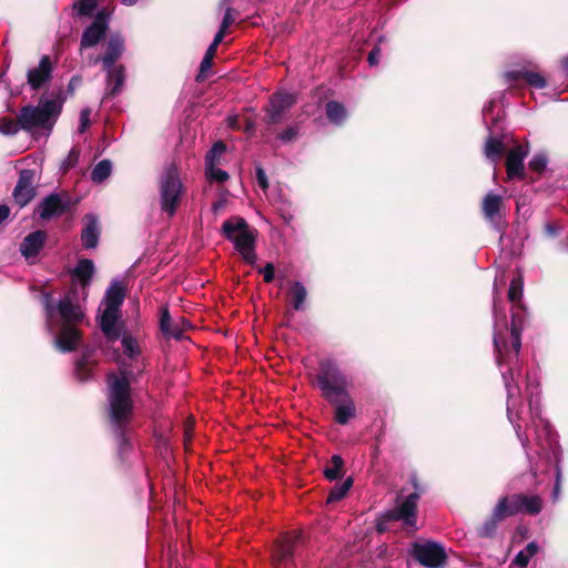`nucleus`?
<instances>
[{
	"label": "nucleus",
	"instance_id": "obj_49",
	"mask_svg": "<svg viewBox=\"0 0 568 568\" xmlns=\"http://www.w3.org/2000/svg\"><path fill=\"white\" fill-rule=\"evenodd\" d=\"M234 21V18L232 16V8L227 7L221 23V28L226 30Z\"/></svg>",
	"mask_w": 568,
	"mask_h": 568
},
{
	"label": "nucleus",
	"instance_id": "obj_47",
	"mask_svg": "<svg viewBox=\"0 0 568 568\" xmlns=\"http://www.w3.org/2000/svg\"><path fill=\"white\" fill-rule=\"evenodd\" d=\"M260 272L263 274L266 283H271L274 280V266L272 263H267Z\"/></svg>",
	"mask_w": 568,
	"mask_h": 568
},
{
	"label": "nucleus",
	"instance_id": "obj_31",
	"mask_svg": "<svg viewBox=\"0 0 568 568\" xmlns=\"http://www.w3.org/2000/svg\"><path fill=\"white\" fill-rule=\"evenodd\" d=\"M353 486V478L348 477L343 483L336 484L329 491L327 504H333L342 500Z\"/></svg>",
	"mask_w": 568,
	"mask_h": 568
},
{
	"label": "nucleus",
	"instance_id": "obj_57",
	"mask_svg": "<svg viewBox=\"0 0 568 568\" xmlns=\"http://www.w3.org/2000/svg\"><path fill=\"white\" fill-rule=\"evenodd\" d=\"M138 0H121V2L125 6H133Z\"/></svg>",
	"mask_w": 568,
	"mask_h": 568
},
{
	"label": "nucleus",
	"instance_id": "obj_53",
	"mask_svg": "<svg viewBox=\"0 0 568 568\" xmlns=\"http://www.w3.org/2000/svg\"><path fill=\"white\" fill-rule=\"evenodd\" d=\"M224 33H225V30L220 28V30L214 36V39H213L212 43L210 44V47L217 49V45L222 42V40L224 38Z\"/></svg>",
	"mask_w": 568,
	"mask_h": 568
},
{
	"label": "nucleus",
	"instance_id": "obj_22",
	"mask_svg": "<svg viewBox=\"0 0 568 568\" xmlns=\"http://www.w3.org/2000/svg\"><path fill=\"white\" fill-rule=\"evenodd\" d=\"M505 509V500H498L488 519H486L478 529V535L483 538L493 537L496 532L498 523L505 518L503 511Z\"/></svg>",
	"mask_w": 568,
	"mask_h": 568
},
{
	"label": "nucleus",
	"instance_id": "obj_39",
	"mask_svg": "<svg viewBox=\"0 0 568 568\" xmlns=\"http://www.w3.org/2000/svg\"><path fill=\"white\" fill-rule=\"evenodd\" d=\"M523 295V278L520 276L511 280L508 288V298L515 303L521 298Z\"/></svg>",
	"mask_w": 568,
	"mask_h": 568
},
{
	"label": "nucleus",
	"instance_id": "obj_18",
	"mask_svg": "<svg viewBox=\"0 0 568 568\" xmlns=\"http://www.w3.org/2000/svg\"><path fill=\"white\" fill-rule=\"evenodd\" d=\"M103 70L106 72L105 94L108 97L119 95L124 88L125 68L122 64H118Z\"/></svg>",
	"mask_w": 568,
	"mask_h": 568
},
{
	"label": "nucleus",
	"instance_id": "obj_55",
	"mask_svg": "<svg viewBox=\"0 0 568 568\" xmlns=\"http://www.w3.org/2000/svg\"><path fill=\"white\" fill-rule=\"evenodd\" d=\"M225 205V201L223 200H220V201H216L213 206H212V210L214 213H217L220 210H222Z\"/></svg>",
	"mask_w": 568,
	"mask_h": 568
},
{
	"label": "nucleus",
	"instance_id": "obj_28",
	"mask_svg": "<svg viewBox=\"0 0 568 568\" xmlns=\"http://www.w3.org/2000/svg\"><path fill=\"white\" fill-rule=\"evenodd\" d=\"M112 162L108 159L99 161L91 171V180L95 184L106 181L112 173Z\"/></svg>",
	"mask_w": 568,
	"mask_h": 568
},
{
	"label": "nucleus",
	"instance_id": "obj_45",
	"mask_svg": "<svg viewBox=\"0 0 568 568\" xmlns=\"http://www.w3.org/2000/svg\"><path fill=\"white\" fill-rule=\"evenodd\" d=\"M79 160V151L75 149H71L68 156L62 162L63 170H68L77 164Z\"/></svg>",
	"mask_w": 568,
	"mask_h": 568
},
{
	"label": "nucleus",
	"instance_id": "obj_58",
	"mask_svg": "<svg viewBox=\"0 0 568 568\" xmlns=\"http://www.w3.org/2000/svg\"><path fill=\"white\" fill-rule=\"evenodd\" d=\"M385 529H386V527H385L384 523L379 521V523L377 524V530H378L379 532H383V531H385Z\"/></svg>",
	"mask_w": 568,
	"mask_h": 568
},
{
	"label": "nucleus",
	"instance_id": "obj_10",
	"mask_svg": "<svg viewBox=\"0 0 568 568\" xmlns=\"http://www.w3.org/2000/svg\"><path fill=\"white\" fill-rule=\"evenodd\" d=\"M110 23V14L105 10L99 11L93 21L83 30L81 36V49L98 45L106 36Z\"/></svg>",
	"mask_w": 568,
	"mask_h": 568
},
{
	"label": "nucleus",
	"instance_id": "obj_30",
	"mask_svg": "<svg viewBox=\"0 0 568 568\" xmlns=\"http://www.w3.org/2000/svg\"><path fill=\"white\" fill-rule=\"evenodd\" d=\"M523 497L524 494H515L500 498L499 500H505L503 515L509 517L523 513Z\"/></svg>",
	"mask_w": 568,
	"mask_h": 568
},
{
	"label": "nucleus",
	"instance_id": "obj_16",
	"mask_svg": "<svg viewBox=\"0 0 568 568\" xmlns=\"http://www.w3.org/2000/svg\"><path fill=\"white\" fill-rule=\"evenodd\" d=\"M528 155V148L516 145L513 148L506 159L508 179H521L524 176V160Z\"/></svg>",
	"mask_w": 568,
	"mask_h": 568
},
{
	"label": "nucleus",
	"instance_id": "obj_43",
	"mask_svg": "<svg viewBox=\"0 0 568 568\" xmlns=\"http://www.w3.org/2000/svg\"><path fill=\"white\" fill-rule=\"evenodd\" d=\"M298 135V128L296 125L288 126L278 134V140L283 143H288L295 140Z\"/></svg>",
	"mask_w": 568,
	"mask_h": 568
},
{
	"label": "nucleus",
	"instance_id": "obj_52",
	"mask_svg": "<svg viewBox=\"0 0 568 568\" xmlns=\"http://www.w3.org/2000/svg\"><path fill=\"white\" fill-rule=\"evenodd\" d=\"M538 549L537 542L531 541L523 550L529 558H532L538 552Z\"/></svg>",
	"mask_w": 568,
	"mask_h": 568
},
{
	"label": "nucleus",
	"instance_id": "obj_24",
	"mask_svg": "<svg viewBox=\"0 0 568 568\" xmlns=\"http://www.w3.org/2000/svg\"><path fill=\"white\" fill-rule=\"evenodd\" d=\"M503 197L489 192L483 200V213L489 221H494L499 215Z\"/></svg>",
	"mask_w": 568,
	"mask_h": 568
},
{
	"label": "nucleus",
	"instance_id": "obj_21",
	"mask_svg": "<svg viewBox=\"0 0 568 568\" xmlns=\"http://www.w3.org/2000/svg\"><path fill=\"white\" fill-rule=\"evenodd\" d=\"M45 237L43 231H34L27 235L20 244L21 254L27 258L38 255L44 245Z\"/></svg>",
	"mask_w": 568,
	"mask_h": 568
},
{
	"label": "nucleus",
	"instance_id": "obj_12",
	"mask_svg": "<svg viewBox=\"0 0 568 568\" xmlns=\"http://www.w3.org/2000/svg\"><path fill=\"white\" fill-rule=\"evenodd\" d=\"M296 101V98L292 93L277 92L270 99V105L267 109L266 122L268 124L278 123L285 111L288 110Z\"/></svg>",
	"mask_w": 568,
	"mask_h": 568
},
{
	"label": "nucleus",
	"instance_id": "obj_41",
	"mask_svg": "<svg viewBox=\"0 0 568 568\" xmlns=\"http://www.w3.org/2000/svg\"><path fill=\"white\" fill-rule=\"evenodd\" d=\"M215 52H216V49H214L213 47H210L206 49V52L201 61V64H200V74L197 78L204 75L212 67V60L215 55Z\"/></svg>",
	"mask_w": 568,
	"mask_h": 568
},
{
	"label": "nucleus",
	"instance_id": "obj_13",
	"mask_svg": "<svg viewBox=\"0 0 568 568\" xmlns=\"http://www.w3.org/2000/svg\"><path fill=\"white\" fill-rule=\"evenodd\" d=\"M125 50V40L120 32H112L105 43V52L97 61L102 63V69H110L116 65L115 62L122 57Z\"/></svg>",
	"mask_w": 568,
	"mask_h": 568
},
{
	"label": "nucleus",
	"instance_id": "obj_38",
	"mask_svg": "<svg viewBox=\"0 0 568 568\" xmlns=\"http://www.w3.org/2000/svg\"><path fill=\"white\" fill-rule=\"evenodd\" d=\"M21 129L18 119L13 120L10 118H1L0 119V133L4 135H14Z\"/></svg>",
	"mask_w": 568,
	"mask_h": 568
},
{
	"label": "nucleus",
	"instance_id": "obj_35",
	"mask_svg": "<svg viewBox=\"0 0 568 568\" xmlns=\"http://www.w3.org/2000/svg\"><path fill=\"white\" fill-rule=\"evenodd\" d=\"M542 509V501L539 496L524 495L523 497V513L528 515H537Z\"/></svg>",
	"mask_w": 568,
	"mask_h": 568
},
{
	"label": "nucleus",
	"instance_id": "obj_5",
	"mask_svg": "<svg viewBox=\"0 0 568 568\" xmlns=\"http://www.w3.org/2000/svg\"><path fill=\"white\" fill-rule=\"evenodd\" d=\"M316 386L328 403H335L338 397L349 394L352 381L335 359L325 358L318 364Z\"/></svg>",
	"mask_w": 568,
	"mask_h": 568
},
{
	"label": "nucleus",
	"instance_id": "obj_27",
	"mask_svg": "<svg viewBox=\"0 0 568 568\" xmlns=\"http://www.w3.org/2000/svg\"><path fill=\"white\" fill-rule=\"evenodd\" d=\"M292 297V305L295 311H303L305 308V301L307 291L304 284L300 281L293 282L288 291Z\"/></svg>",
	"mask_w": 568,
	"mask_h": 568
},
{
	"label": "nucleus",
	"instance_id": "obj_51",
	"mask_svg": "<svg viewBox=\"0 0 568 568\" xmlns=\"http://www.w3.org/2000/svg\"><path fill=\"white\" fill-rule=\"evenodd\" d=\"M545 232L550 237H556L560 233V227L555 223H547L545 225Z\"/></svg>",
	"mask_w": 568,
	"mask_h": 568
},
{
	"label": "nucleus",
	"instance_id": "obj_34",
	"mask_svg": "<svg viewBox=\"0 0 568 568\" xmlns=\"http://www.w3.org/2000/svg\"><path fill=\"white\" fill-rule=\"evenodd\" d=\"M225 150L226 146L222 141L215 142L205 155V168L216 165Z\"/></svg>",
	"mask_w": 568,
	"mask_h": 568
},
{
	"label": "nucleus",
	"instance_id": "obj_14",
	"mask_svg": "<svg viewBox=\"0 0 568 568\" xmlns=\"http://www.w3.org/2000/svg\"><path fill=\"white\" fill-rule=\"evenodd\" d=\"M53 65L50 57H41L39 64L28 70L27 80L32 90L41 89L52 77Z\"/></svg>",
	"mask_w": 568,
	"mask_h": 568
},
{
	"label": "nucleus",
	"instance_id": "obj_3",
	"mask_svg": "<svg viewBox=\"0 0 568 568\" xmlns=\"http://www.w3.org/2000/svg\"><path fill=\"white\" fill-rule=\"evenodd\" d=\"M94 272L93 261L81 258L71 273L72 284L62 297L54 301L50 294L42 296L45 328L61 353H71L81 343L78 326L85 320L87 301Z\"/></svg>",
	"mask_w": 568,
	"mask_h": 568
},
{
	"label": "nucleus",
	"instance_id": "obj_40",
	"mask_svg": "<svg viewBox=\"0 0 568 568\" xmlns=\"http://www.w3.org/2000/svg\"><path fill=\"white\" fill-rule=\"evenodd\" d=\"M206 178L211 181L223 183L229 179V173L222 169L214 166L205 168Z\"/></svg>",
	"mask_w": 568,
	"mask_h": 568
},
{
	"label": "nucleus",
	"instance_id": "obj_4",
	"mask_svg": "<svg viewBox=\"0 0 568 568\" xmlns=\"http://www.w3.org/2000/svg\"><path fill=\"white\" fill-rule=\"evenodd\" d=\"M61 110L62 101L59 98L42 95L37 105H26L20 110L18 121L23 131L49 135Z\"/></svg>",
	"mask_w": 568,
	"mask_h": 568
},
{
	"label": "nucleus",
	"instance_id": "obj_23",
	"mask_svg": "<svg viewBox=\"0 0 568 568\" xmlns=\"http://www.w3.org/2000/svg\"><path fill=\"white\" fill-rule=\"evenodd\" d=\"M325 113L328 121L334 125H343L348 118L345 105L337 101H328L325 105Z\"/></svg>",
	"mask_w": 568,
	"mask_h": 568
},
{
	"label": "nucleus",
	"instance_id": "obj_44",
	"mask_svg": "<svg viewBox=\"0 0 568 568\" xmlns=\"http://www.w3.org/2000/svg\"><path fill=\"white\" fill-rule=\"evenodd\" d=\"M90 115H91V110L89 108H84L81 112H80V124H79V133H83L90 125Z\"/></svg>",
	"mask_w": 568,
	"mask_h": 568
},
{
	"label": "nucleus",
	"instance_id": "obj_42",
	"mask_svg": "<svg viewBox=\"0 0 568 568\" xmlns=\"http://www.w3.org/2000/svg\"><path fill=\"white\" fill-rule=\"evenodd\" d=\"M529 166L535 171H542L547 166V156L542 153L535 154L529 162Z\"/></svg>",
	"mask_w": 568,
	"mask_h": 568
},
{
	"label": "nucleus",
	"instance_id": "obj_33",
	"mask_svg": "<svg viewBox=\"0 0 568 568\" xmlns=\"http://www.w3.org/2000/svg\"><path fill=\"white\" fill-rule=\"evenodd\" d=\"M344 467V460L339 455H333L331 463L324 469V476L328 480H336L342 476Z\"/></svg>",
	"mask_w": 568,
	"mask_h": 568
},
{
	"label": "nucleus",
	"instance_id": "obj_37",
	"mask_svg": "<svg viewBox=\"0 0 568 568\" xmlns=\"http://www.w3.org/2000/svg\"><path fill=\"white\" fill-rule=\"evenodd\" d=\"M75 375L77 378L81 382H85L91 378L92 367L88 363L87 357L83 355L75 363Z\"/></svg>",
	"mask_w": 568,
	"mask_h": 568
},
{
	"label": "nucleus",
	"instance_id": "obj_29",
	"mask_svg": "<svg viewBox=\"0 0 568 568\" xmlns=\"http://www.w3.org/2000/svg\"><path fill=\"white\" fill-rule=\"evenodd\" d=\"M293 552L294 540L292 538H285L276 544L273 557L280 562H285L293 557Z\"/></svg>",
	"mask_w": 568,
	"mask_h": 568
},
{
	"label": "nucleus",
	"instance_id": "obj_32",
	"mask_svg": "<svg viewBox=\"0 0 568 568\" xmlns=\"http://www.w3.org/2000/svg\"><path fill=\"white\" fill-rule=\"evenodd\" d=\"M494 108H495L494 100H490L483 108V120L491 134H493V128L497 126L498 121L501 119L500 111H498L497 114H495Z\"/></svg>",
	"mask_w": 568,
	"mask_h": 568
},
{
	"label": "nucleus",
	"instance_id": "obj_56",
	"mask_svg": "<svg viewBox=\"0 0 568 568\" xmlns=\"http://www.w3.org/2000/svg\"><path fill=\"white\" fill-rule=\"evenodd\" d=\"M562 70L568 75V55L562 60Z\"/></svg>",
	"mask_w": 568,
	"mask_h": 568
},
{
	"label": "nucleus",
	"instance_id": "obj_6",
	"mask_svg": "<svg viewBox=\"0 0 568 568\" xmlns=\"http://www.w3.org/2000/svg\"><path fill=\"white\" fill-rule=\"evenodd\" d=\"M222 234L234 244L243 260L253 265L256 262V232L241 216H232L222 224Z\"/></svg>",
	"mask_w": 568,
	"mask_h": 568
},
{
	"label": "nucleus",
	"instance_id": "obj_7",
	"mask_svg": "<svg viewBox=\"0 0 568 568\" xmlns=\"http://www.w3.org/2000/svg\"><path fill=\"white\" fill-rule=\"evenodd\" d=\"M183 184L180 180L178 168L171 164L165 168L160 178V201L163 212L172 216L180 203Z\"/></svg>",
	"mask_w": 568,
	"mask_h": 568
},
{
	"label": "nucleus",
	"instance_id": "obj_11",
	"mask_svg": "<svg viewBox=\"0 0 568 568\" xmlns=\"http://www.w3.org/2000/svg\"><path fill=\"white\" fill-rule=\"evenodd\" d=\"M34 176L36 172L33 170L24 169L20 171L18 182L12 192L13 200L20 207L29 204L36 196Z\"/></svg>",
	"mask_w": 568,
	"mask_h": 568
},
{
	"label": "nucleus",
	"instance_id": "obj_26",
	"mask_svg": "<svg viewBox=\"0 0 568 568\" xmlns=\"http://www.w3.org/2000/svg\"><path fill=\"white\" fill-rule=\"evenodd\" d=\"M505 151V145L501 141V139L497 136H493L491 134L487 138L485 142L484 153L486 158L493 162L496 163L501 154Z\"/></svg>",
	"mask_w": 568,
	"mask_h": 568
},
{
	"label": "nucleus",
	"instance_id": "obj_17",
	"mask_svg": "<svg viewBox=\"0 0 568 568\" xmlns=\"http://www.w3.org/2000/svg\"><path fill=\"white\" fill-rule=\"evenodd\" d=\"M160 326L166 336L180 339L184 329L190 326V322L184 317L172 321L169 310L162 308Z\"/></svg>",
	"mask_w": 568,
	"mask_h": 568
},
{
	"label": "nucleus",
	"instance_id": "obj_19",
	"mask_svg": "<svg viewBox=\"0 0 568 568\" xmlns=\"http://www.w3.org/2000/svg\"><path fill=\"white\" fill-rule=\"evenodd\" d=\"M84 220L85 226L81 232L82 245L88 250L95 248L100 239L99 220L94 214H87Z\"/></svg>",
	"mask_w": 568,
	"mask_h": 568
},
{
	"label": "nucleus",
	"instance_id": "obj_20",
	"mask_svg": "<svg viewBox=\"0 0 568 568\" xmlns=\"http://www.w3.org/2000/svg\"><path fill=\"white\" fill-rule=\"evenodd\" d=\"M335 420L339 425H346L356 414L355 403L351 394L338 397L335 403Z\"/></svg>",
	"mask_w": 568,
	"mask_h": 568
},
{
	"label": "nucleus",
	"instance_id": "obj_46",
	"mask_svg": "<svg viewBox=\"0 0 568 568\" xmlns=\"http://www.w3.org/2000/svg\"><path fill=\"white\" fill-rule=\"evenodd\" d=\"M256 181H257L258 186L263 191L267 190V187H268L267 175H266L265 171L261 166L256 168Z\"/></svg>",
	"mask_w": 568,
	"mask_h": 568
},
{
	"label": "nucleus",
	"instance_id": "obj_48",
	"mask_svg": "<svg viewBox=\"0 0 568 568\" xmlns=\"http://www.w3.org/2000/svg\"><path fill=\"white\" fill-rule=\"evenodd\" d=\"M529 560L530 558L524 552V550H520L514 558L513 564L524 568L528 565Z\"/></svg>",
	"mask_w": 568,
	"mask_h": 568
},
{
	"label": "nucleus",
	"instance_id": "obj_9",
	"mask_svg": "<svg viewBox=\"0 0 568 568\" xmlns=\"http://www.w3.org/2000/svg\"><path fill=\"white\" fill-rule=\"evenodd\" d=\"M414 491L404 498L399 505L390 511L387 517L389 519L403 520L406 526L415 527L417 501L423 494V488L418 485L417 478L412 477Z\"/></svg>",
	"mask_w": 568,
	"mask_h": 568
},
{
	"label": "nucleus",
	"instance_id": "obj_50",
	"mask_svg": "<svg viewBox=\"0 0 568 568\" xmlns=\"http://www.w3.org/2000/svg\"><path fill=\"white\" fill-rule=\"evenodd\" d=\"M379 55H381L379 48L375 47L374 49H372L368 54V59H367L369 65H372V67L377 65L378 61H379Z\"/></svg>",
	"mask_w": 568,
	"mask_h": 568
},
{
	"label": "nucleus",
	"instance_id": "obj_2",
	"mask_svg": "<svg viewBox=\"0 0 568 568\" xmlns=\"http://www.w3.org/2000/svg\"><path fill=\"white\" fill-rule=\"evenodd\" d=\"M124 298L125 287L121 281L113 280L105 291L98 314L99 326L104 336L109 342L120 338L123 356L125 357H116L119 373L109 374L106 379L109 419L118 443V453L122 460L131 449V443L128 438L133 410L131 384L145 368V361L136 337L128 333L120 335L116 329V322Z\"/></svg>",
	"mask_w": 568,
	"mask_h": 568
},
{
	"label": "nucleus",
	"instance_id": "obj_36",
	"mask_svg": "<svg viewBox=\"0 0 568 568\" xmlns=\"http://www.w3.org/2000/svg\"><path fill=\"white\" fill-rule=\"evenodd\" d=\"M98 6V0H78L73 3V10L79 17H90Z\"/></svg>",
	"mask_w": 568,
	"mask_h": 568
},
{
	"label": "nucleus",
	"instance_id": "obj_54",
	"mask_svg": "<svg viewBox=\"0 0 568 568\" xmlns=\"http://www.w3.org/2000/svg\"><path fill=\"white\" fill-rule=\"evenodd\" d=\"M10 215V207L7 204H0V224Z\"/></svg>",
	"mask_w": 568,
	"mask_h": 568
},
{
	"label": "nucleus",
	"instance_id": "obj_25",
	"mask_svg": "<svg viewBox=\"0 0 568 568\" xmlns=\"http://www.w3.org/2000/svg\"><path fill=\"white\" fill-rule=\"evenodd\" d=\"M509 80H517L523 78L527 83L537 89H544L547 84L546 79L538 72L534 71H510L506 73Z\"/></svg>",
	"mask_w": 568,
	"mask_h": 568
},
{
	"label": "nucleus",
	"instance_id": "obj_15",
	"mask_svg": "<svg viewBox=\"0 0 568 568\" xmlns=\"http://www.w3.org/2000/svg\"><path fill=\"white\" fill-rule=\"evenodd\" d=\"M68 209V203L57 193L45 196L38 206V214L42 220H50L62 215Z\"/></svg>",
	"mask_w": 568,
	"mask_h": 568
},
{
	"label": "nucleus",
	"instance_id": "obj_8",
	"mask_svg": "<svg viewBox=\"0 0 568 568\" xmlns=\"http://www.w3.org/2000/svg\"><path fill=\"white\" fill-rule=\"evenodd\" d=\"M412 555L426 568H443L447 559L445 548L434 541L414 542Z\"/></svg>",
	"mask_w": 568,
	"mask_h": 568
},
{
	"label": "nucleus",
	"instance_id": "obj_1",
	"mask_svg": "<svg viewBox=\"0 0 568 568\" xmlns=\"http://www.w3.org/2000/svg\"><path fill=\"white\" fill-rule=\"evenodd\" d=\"M493 314L496 363L507 390V418L515 428L516 436L526 453L534 475H536L531 455L534 446H536L535 453L539 457L555 462L556 480L551 497L554 501H557L561 489L562 469L560 463L562 449L558 443L557 434L549 423L541 417L539 382L535 374H527L526 376L527 404L521 402V390L518 385L520 377L518 354L521 347V333L515 325H511L509 341H506L504 336V331L508 329L506 314L496 296L494 297Z\"/></svg>",
	"mask_w": 568,
	"mask_h": 568
}]
</instances>
